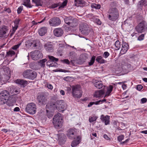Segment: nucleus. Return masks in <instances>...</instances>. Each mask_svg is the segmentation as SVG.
Wrapping results in <instances>:
<instances>
[{"label": "nucleus", "mask_w": 147, "mask_h": 147, "mask_svg": "<svg viewBox=\"0 0 147 147\" xmlns=\"http://www.w3.org/2000/svg\"><path fill=\"white\" fill-rule=\"evenodd\" d=\"M78 24V23L77 19L74 18L72 21L70 23V24H69L68 25L70 26L74 27L77 26Z\"/></svg>", "instance_id": "nucleus-26"}, {"label": "nucleus", "mask_w": 147, "mask_h": 147, "mask_svg": "<svg viewBox=\"0 0 147 147\" xmlns=\"http://www.w3.org/2000/svg\"><path fill=\"white\" fill-rule=\"evenodd\" d=\"M147 5V1L146 0H141L138 2V5L139 7L146 6Z\"/></svg>", "instance_id": "nucleus-33"}, {"label": "nucleus", "mask_w": 147, "mask_h": 147, "mask_svg": "<svg viewBox=\"0 0 147 147\" xmlns=\"http://www.w3.org/2000/svg\"><path fill=\"white\" fill-rule=\"evenodd\" d=\"M47 115L48 117L49 118H51L53 115V112H52V111H51V112L48 111V112H47Z\"/></svg>", "instance_id": "nucleus-44"}, {"label": "nucleus", "mask_w": 147, "mask_h": 147, "mask_svg": "<svg viewBox=\"0 0 147 147\" xmlns=\"http://www.w3.org/2000/svg\"><path fill=\"white\" fill-rule=\"evenodd\" d=\"M30 56L32 59L34 60H37L42 57V55L40 51L38 50L31 52Z\"/></svg>", "instance_id": "nucleus-9"}, {"label": "nucleus", "mask_w": 147, "mask_h": 147, "mask_svg": "<svg viewBox=\"0 0 147 147\" xmlns=\"http://www.w3.org/2000/svg\"><path fill=\"white\" fill-rule=\"evenodd\" d=\"M47 61L46 59H44L40 60L38 62V65L40 67H44L45 66V62Z\"/></svg>", "instance_id": "nucleus-34"}, {"label": "nucleus", "mask_w": 147, "mask_h": 147, "mask_svg": "<svg viewBox=\"0 0 147 147\" xmlns=\"http://www.w3.org/2000/svg\"><path fill=\"white\" fill-rule=\"evenodd\" d=\"M15 54V52L13 51L10 50L7 52L5 57L8 56H12Z\"/></svg>", "instance_id": "nucleus-36"}, {"label": "nucleus", "mask_w": 147, "mask_h": 147, "mask_svg": "<svg viewBox=\"0 0 147 147\" xmlns=\"http://www.w3.org/2000/svg\"><path fill=\"white\" fill-rule=\"evenodd\" d=\"M109 53L107 51L104 52L102 55V56L105 58H107L109 55Z\"/></svg>", "instance_id": "nucleus-46"}, {"label": "nucleus", "mask_w": 147, "mask_h": 147, "mask_svg": "<svg viewBox=\"0 0 147 147\" xmlns=\"http://www.w3.org/2000/svg\"><path fill=\"white\" fill-rule=\"evenodd\" d=\"M38 104L40 105H45L47 102V100L45 96L41 94L38 96Z\"/></svg>", "instance_id": "nucleus-12"}, {"label": "nucleus", "mask_w": 147, "mask_h": 147, "mask_svg": "<svg viewBox=\"0 0 147 147\" xmlns=\"http://www.w3.org/2000/svg\"><path fill=\"white\" fill-rule=\"evenodd\" d=\"M8 31L7 27L3 26L0 29V37L3 38L7 37V36L6 34L7 32Z\"/></svg>", "instance_id": "nucleus-15"}, {"label": "nucleus", "mask_w": 147, "mask_h": 147, "mask_svg": "<svg viewBox=\"0 0 147 147\" xmlns=\"http://www.w3.org/2000/svg\"><path fill=\"white\" fill-rule=\"evenodd\" d=\"M55 106V103L53 102H50L47 103L46 107V112H51L52 110H53Z\"/></svg>", "instance_id": "nucleus-16"}, {"label": "nucleus", "mask_w": 147, "mask_h": 147, "mask_svg": "<svg viewBox=\"0 0 147 147\" xmlns=\"http://www.w3.org/2000/svg\"><path fill=\"white\" fill-rule=\"evenodd\" d=\"M71 88V94L72 96L75 98H80L82 94L79 86L78 85H73Z\"/></svg>", "instance_id": "nucleus-3"}, {"label": "nucleus", "mask_w": 147, "mask_h": 147, "mask_svg": "<svg viewBox=\"0 0 147 147\" xmlns=\"http://www.w3.org/2000/svg\"><path fill=\"white\" fill-rule=\"evenodd\" d=\"M53 123L55 128L58 129L61 127L62 123V118L60 113H58L54 115L53 119Z\"/></svg>", "instance_id": "nucleus-1"}, {"label": "nucleus", "mask_w": 147, "mask_h": 147, "mask_svg": "<svg viewBox=\"0 0 147 147\" xmlns=\"http://www.w3.org/2000/svg\"><path fill=\"white\" fill-rule=\"evenodd\" d=\"M76 6H84L86 5V2L84 0H74Z\"/></svg>", "instance_id": "nucleus-23"}, {"label": "nucleus", "mask_w": 147, "mask_h": 147, "mask_svg": "<svg viewBox=\"0 0 147 147\" xmlns=\"http://www.w3.org/2000/svg\"><path fill=\"white\" fill-rule=\"evenodd\" d=\"M21 43H20L17 45L13 46L12 47V49L14 50H16L21 45Z\"/></svg>", "instance_id": "nucleus-47"}, {"label": "nucleus", "mask_w": 147, "mask_h": 147, "mask_svg": "<svg viewBox=\"0 0 147 147\" xmlns=\"http://www.w3.org/2000/svg\"><path fill=\"white\" fill-rule=\"evenodd\" d=\"M80 58L83 62H85L88 58L86 55L85 54L81 55Z\"/></svg>", "instance_id": "nucleus-41"}, {"label": "nucleus", "mask_w": 147, "mask_h": 147, "mask_svg": "<svg viewBox=\"0 0 147 147\" xmlns=\"http://www.w3.org/2000/svg\"><path fill=\"white\" fill-rule=\"evenodd\" d=\"M55 103V107L59 112L63 111L66 108V105L63 100H57Z\"/></svg>", "instance_id": "nucleus-6"}, {"label": "nucleus", "mask_w": 147, "mask_h": 147, "mask_svg": "<svg viewBox=\"0 0 147 147\" xmlns=\"http://www.w3.org/2000/svg\"><path fill=\"white\" fill-rule=\"evenodd\" d=\"M5 11L6 12H7L8 13H9L11 12V10L9 8H8L5 10Z\"/></svg>", "instance_id": "nucleus-60"}, {"label": "nucleus", "mask_w": 147, "mask_h": 147, "mask_svg": "<svg viewBox=\"0 0 147 147\" xmlns=\"http://www.w3.org/2000/svg\"><path fill=\"white\" fill-rule=\"evenodd\" d=\"M29 45L30 47H35L37 46L36 43L34 41H33L30 42L29 43Z\"/></svg>", "instance_id": "nucleus-45"}, {"label": "nucleus", "mask_w": 147, "mask_h": 147, "mask_svg": "<svg viewBox=\"0 0 147 147\" xmlns=\"http://www.w3.org/2000/svg\"><path fill=\"white\" fill-rule=\"evenodd\" d=\"M136 30L138 32L142 33L147 30V24L144 21H142L136 27Z\"/></svg>", "instance_id": "nucleus-5"}, {"label": "nucleus", "mask_w": 147, "mask_h": 147, "mask_svg": "<svg viewBox=\"0 0 147 147\" xmlns=\"http://www.w3.org/2000/svg\"><path fill=\"white\" fill-rule=\"evenodd\" d=\"M81 33L85 35H88L90 32V28L88 25L85 23H81L79 27Z\"/></svg>", "instance_id": "nucleus-7"}, {"label": "nucleus", "mask_w": 147, "mask_h": 147, "mask_svg": "<svg viewBox=\"0 0 147 147\" xmlns=\"http://www.w3.org/2000/svg\"><path fill=\"white\" fill-rule=\"evenodd\" d=\"M60 92V93L62 95H64L65 94L64 91L63 90H61Z\"/></svg>", "instance_id": "nucleus-62"}, {"label": "nucleus", "mask_w": 147, "mask_h": 147, "mask_svg": "<svg viewBox=\"0 0 147 147\" xmlns=\"http://www.w3.org/2000/svg\"><path fill=\"white\" fill-rule=\"evenodd\" d=\"M20 109L18 107H15L13 110V111H20Z\"/></svg>", "instance_id": "nucleus-59"}, {"label": "nucleus", "mask_w": 147, "mask_h": 147, "mask_svg": "<svg viewBox=\"0 0 147 147\" xmlns=\"http://www.w3.org/2000/svg\"><path fill=\"white\" fill-rule=\"evenodd\" d=\"M48 57L50 60L52 62H57L59 60L58 58H56L53 56L49 55H48Z\"/></svg>", "instance_id": "nucleus-35"}, {"label": "nucleus", "mask_w": 147, "mask_h": 147, "mask_svg": "<svg viewBox=\"0 0 147 147\" xmlns=\"http://www.w3.org/2000/svg\"><path fill=\"white\" fill-rule=\"evenodd\" d=\"M61 61L64 63H65L67 64H69L70 63L69 61L67 59H64L61 60Z\"/></svg>", "instance_id": "nucleus-53"}, {"label": "nucleus", "mask_w": 147, "mask_h": 147, "mask_svg": "<svg viewBox=\"0 0 147 147\" xmlns=\"http://www.w3.org/2000/svg\"><path fill=\"white\" fill-rule=\"evenodd\" d=\"M74 18L71 16L65 17L64 19L65 23L68 25L72 21Z\"/></svg>", "instance_id": "nucleus-28"}, {"label": "nucleus", "mask_w": 147, "mask_h": 147, "mask_svg": "<svg viewBox=\"0 0 147 147\" xmlns=\"http://www.w3.org/2000/svg\"><path fill=\"white\" fill-rule=\"evenodd\" d=\"M32 2L35 3L37 6H42L43 4L42 0H32Z\"/></svg>", "instance_id": "nucleus-30"}, {"label": "nucleus", "mask_w": 147, "mask_h": 147, "mask_svg": "<svg viewBox=\"0 0 147 147\" xmlns=\"http://www.w3.org/2000/svg\"><path fill=\"white\" fill-rule=\"evenodd\" d=\"M147 101V99L146 98H143L141 99V102L144 103L146 102Z\"/></svg>", "instance_id": "nucleus-57"}, {"label": "nucleus", "mask_w": 147, "mask_h": 147, "mask_svg": "<svg viewBox=\"0 0 147 147\" xmlns=\"http://www.w3.org/2000/svg\"><path fill=\"white\" fill-rule=\"evenodd\" d=\"M144 34H141L138 38V40L141 41L143 40L144 39Z\"/></svg>", "instance_id": "nucleus-49"}, {"label": "nucleus", "mask_w": 147, "mask_h": 147, "mask_svg": "<svg viewBox=\"0 0 147 147\" xmlns=\"http://www.w3.org/2000/svg\"><path fill=\"white\" fill-rule=\"evenodd\" d=\"M93 104H94V102H90L89 104H88V107H90Z\"/></svg>", "instance_id": "nucleus-61"}, {"label": "nucleus", "mask_w": 147, "mask_h": 147, "mask_svg": "<svg viewBox=\"0 0 147 147\" xmlns=\"http://www.w3.org/2000/svg\"><path fill=\"white\" fill-rule=\"evenodd\" d=\"M95 58V56H94L92 57L90 62L88 63L89 65V66H91L93 64L94 62Z\"/></svg>", "instance_id": "nucleus-39"}, {"label": "nucleus", "mask_w": 147, "mask_h": 147, "mask_svg": "<svg viewBox=\"0 0 147 147\" xmlns=\"http://www.w3.org/2000/svg\"><path fill=\"white\" fill-rule=\"evenodd\" d=\"M108 18L112 21H115L119 17V13L117 9L115 8L110 9L109 11Z\"/></svg>", "instance_id": "nucleus-2"}, {"label": "nucleus", "mask_w": 147, "mask_h": 147, "mask_svg": "<svg viewBox=\"0 0 147 147\" xmlns=\"http://www.w3.org/2000/svg\"><path fill=\"white\" fill-rule=\"evenodd\" d=\"M67 135L68 138L71 139H75L77 136L75 130L74 129H69L67 131Z\"/></svg>", "instance_id": "nucleus-11"}, {"label": "nucleus", "mask_w": 147, "mask_h": 147, "mask_svg": "<svg viewBox=\"0 0 147 147\" xmlns=\"http://www.w3.org/2000/svg\"><path fill=\"white\" fill-rule=\"evenodd\" d=\"M67 0H65L63 2L61 5L59 7V9H60V8H63L65 6H66L67 3Z\"/></svg>", "instance_id": "nucleus-42"}, {"label": "nucleus", "mask_w": 147, "mask_h": 147, "mask_svg": "<svg viewBox=\"0 0 147 147\" xmlns=\"http://www.w3.org/2000/svg\"><path fill=\"white\" fill-rule=\"evenodd\" d=\"M16 82L17 84L22 86L24 87L26 86L28 84V82L27 81L20 79L17 80H16Z\"/></svg>", "instance_id": "nucleus-25"}, {"label": "nucleus", "mask_w": 147, "mask_h": 147, "mask_svg": "<svg viewBox=\"0 0 147 147\" xmlns=\"http://www.w3.org/2000/svg\"><path fill=\"white\" fill-rule=\"evenodd\" d=\"M104 93V90H102L96 91L94 94V97L96 98L100 97Z\"/></svg>", "instance_id": "nucleus-27"}, {"label": "nucleus", "mask_w": 147, "mask_h": 147, "mask_svg": "<svg viewBox=\"0 0 147 147\" xmlns=\"http://www.w3.org/2000/svg\"><path fill=\"white\" fill-rule=\"evenodd\" d=\"M65 70L64 69H56L55 70H53V71L55 72H65Z\"/></svg>", "instance_id": "nucleus-55"}, {"label": "nucleus", "mask_w": 147, "mask_h": 147, "mask_svg": "<svg viewBox=\"0 0 147 147\" xmlns=\"http://www.w3.org/2000/svg\"><path fill=\"white\" fill-rule=\"evenodd\" d=\"M36 104L33 102L28 104L26 108V111L30 114H34L36 111Z\"/></svg>", "instance_id": "nucleus-8"}, {"label": "nucleus", "mask_w": 147, "mask_h": 147, "mask_svg": "<svg viewBox=\"0 0 147 147\" xmlns=\"http://www.w3.org/2000/svg\"><path fill=\"white\" fill-rule=\"evenodd\" d=\"M61 23V21L59 18L54 17L51 18L49 20V24L52 26H56Z\"/></svg>", "instance_id": "nucleus-10"}, {"label": "nucleus", "mask_w": 147, "mask_h": 147, "mask_svg": "<svg viewBox=\"0 0 147 147\" xmlns=\"http://www.w3.org/2000/svg\"><path fill=\"white\" fill-rule=\"evenodd\" d=\"M46 32L47 29L45 27L41 28L38 31V33L40 36H43L44 35Z\"/></svg>", "instance_id": "nucleus-29"}, {"label": "nucleus", "mask_w": 147, "mask_h": 147, "mask_svg": "<svg viewBox=\"0 0 147 147\" xmlns=\"http://www.w3.org/2000/svg\"><path fill=\"white\" fill-rule=\"evenodd\" d=\"M51 62H52L50 60L48 61L46 63V65L49 67L51 64Z\"/></svg>", "instance_id": "nucleus-58"}, {"label": "nucleus", "mask_w": 147, "mask_h": 147, "mask_svg": "<svg viewBox=\"0 0 147 147\" xmlns=\"http://www.w3.org/2000/svg\"><path fill=\"white\" fill-rule=\"evenodd\" d=\"M96 61L98 63H103L106 62L101 56H98L96 57Z\"/></svg>", "instance_id": "nucleus-31"}, {"label": "nucleus", "mask_w": 147, "mask_h": 147, "mask_svg": "<svg viewBox=\"0 0 147 147\" xmlns=\"http://www.w3.org/2000/svg\"><path fill=\"white\" fill-rule=\"evenodd\" d=\"M23 9V7L22 6L19 7L17 10L18 13V14L20 13Z\"/></svg>", "instance_id": "nucleus-48"}, {"label": "nucleus", "mask_w": 147, "mask_h": 147, "mask_svg": "<svg viewBox=\"0 0 147 147\" xmlns=\"http://www.w3.org/2000/svg\"><path fill=\"white\" fill-rule=\"evenodd\" d=\"M91 7L92 8H95L96 9H98L100 8V5L99 4H93L92 5Z\"/></svg>", "instance_id": "nucleus-40"}, {"label": "nucleus", "mask_w": 147, "mask_h": 147, "mask_svg": "<svg viewBox=\"0 0 147 147\" xmlns=\"http://www.w3.org/2000/svg\"><path fill=\"white\" fill-rule=\"evenodd\" d=\"M59 6V4L58 3H54L52 4L50 6V7L52 8H54L57 7Z\"/></svg>", "instance_id": "nucleus-52"}, {"label": "nucleus", "mask_w": 147, "mask_h": 147, "mask_svg": "<svg viewBox=\"0 0 147 147\" xmlns=\"http://www.w3.org/2000/svg\"><path fill=\"white\" fill-rule=\"evenodd\" d=\"M113 88V86H112L110 85L108 87L107 91L106 93V94L107 95H109L110 93L112 91Z\"/></svg>", "instance_id": "nucleus-37"}, {"label": "nucleus", "mask_w": 147, "mask_h": 147, "mask_svg": "<svg viewBox=\"0 0 147 147\" xmlns=\"http://www.w3.org/2000/svg\"><path fill=\"white\" fill-rule=\"evenodd\" d=\"M16 102L15 99L14 97H9V98L6 104L9 107L13 106L15 104Z\"/></svg>", "instance_id": "nucleus-20"}, {"label": "nucleus", "mask_w": 147, "mask_h": 147, "mask_svg": "<svg viewBox=\"0 0 147 147\" xmlns=\"http://www.w3.org/2000/svg\"><path fill=\"white\" fill-rule=\"evenodd\" d=\"M93 83L95 87L98 89L102 88L103 86V84L101 81L96 80L93 82Z\"/></svg>", "instance_id": "nucleus-24"}, {"label": "nucleus", "mask_w": 147, "mask_h": 147, "mask_svg": "<svg viewBox=\"0 0 147 147\" xmlns=\"http://www.w3.org/2000/svg\"><path fill=\"white\" fill-rule=\"evenodd\" d=\"M72 86H70V87H66V90L67 92L68 93L70 94L71 92V89H72Z\"/></svg>", "instance_id": "nucleus-50"}, {"label": "nucleus", "mask_w": 147, "mask_h": 147, "mask_svg": "<svg viewBox=\"0 0 147 147\" xmlns=\"http://www.w3.org/2000/svg\"><path fill=\"white\" fill-rule=\"evenodd\" d=\"M104 137L105 139H106L107 140H109V138L108 136H107V135L106 134L104 135Z\"/></svg>", "instance_id": "nucleus-63"}, {"label": "nucleus", "mask_w": 147, "mask_h": 147, "mask_svg": "<svg viewBox=\"0 0 147 147\" xmlns=\"http://www.w3.org/2000/svg\"><path fill=\"white\" fill-rule=\"evenodd\" d=\"M44 47L45 50L48 52H52L54 50V47L50 42H48L44 44Z\"/></svg>", "instance_id": "nucleus-13"}, {"label": "nucleus", "mask_w": 147, "mask_h": 147, "mask_svg": "<svg viewBox=\"0 0 147 147\" xmlns=\"http://www.w3.org/2000/svg\"><path fill=\"white\" fill-rule=\"evenodd\" d=\"M140 133H141L144 134H147V130L141 131H140Z\"/></svg>", "instance_id": "nucleus-64"}, {"label": "nucleus", "mask_w": 147, "mask_h": 147, "mask_svg": "<svg viewBox=\"0 0 147 147\" xmlns=\"http://www.w3.org/2000/svg\"><path fill=\"white\" fill-rule=\"evenodd\" d=\"M128 49L129 45L128 44L125 42H123L122 44V47L120 53L121 54H124L127 52Z\"/></svg>", "instance_id": "nucleus-18"}, {"label": "nucleus", "mask_w": 147, "mask_h": 147, "mask_svg": "<svg viewBox=\"0 0 147 147\" xmlns=\"http://www.w3.org/2000/svg\"><path fill=\"white\" fill-rule=\"evenodd\" d=\"M20 20V19H16L14 21V26H12V31L10 33V36H11L13 35L16 30L17 29Z\"/></svg>", "instance_id": "nucleus-14"}, {"label": "nucleus", "mask_w": 147, "mask_h": 147, "mask_svg": "<svg viewBox=\"0 0 147 147\" xmlns=\"http://www.w3.org/2000/svg\"><path fill=\"white\" fill-rule=\"evenodd\" d=\"M100 119L103 122L105 123V125H107L109 124V116L107 115L104 116L103 115H102L100 117Z\"/></svg>", "instance_id": "nucleus-17"}, {"label": "nucleus", "mask_w": 147, "mask_h": 147, "mask_svg": "<svg viewBox=\"0 0 147 147\" xmlns=\"http://www.w3.org/2000/svg\"><path fill=\"white\" fill-rule=\"evenodd\" d=\"M115 45V49L116 50H119L120 48V42L119 40H117L115 42V43L114 44Z\"/></svg>", "instance_id": "nucleus-38"}, {"label": "nucleus", "mask_w": 147, "mask_h": 147, "mask_svg": "<svg viewBox=\"0 0 147 147\" xmlns=\"http://www.w3.org/2000/svg\"><path fill=\"white\" fill-rule=\"evenodd\" d=\"M9 93L8 91L6 90L2 91L0 93V97L7 99L9 97Z\"/></svg>", "instance_id": "nucleus-21"}, {"label": "nucleus", "mask_w": 147, "mask_h": 147, "mask_svg": "<svg viewBox=\"0 0 147 147\" xmlns=\"http://www.w3.org/2000/svg\"><path fill=\"white\" fill-rule=\"evenodd\" d=\"M54 35L57 37L61 36L63 33V31L61 28L55 29L53 31Z\"/></svg>", "instance_id": "nucleus-19"}, {"label": "nucleus", "mask_w": 147, "mask_h": 147, "mask_svg": "<svg viewBox=\"0 0 147 147\" xmlns=\"http://www.w3.org/2000/svg\"><path fill=\"white\" fill-rule=\"evenodd\" d=\"M124 136L123 135H121L118 137V140L119 142H121L123 139Z\"/></svg>", "instance_id": "nucleus-51"}, {"label": "nucleus", "mask_w": 147, "mask_h": 147, "mask_svg": "<svg viewBox=\"0 0 147 147\" xmlns=\"http://www.w3.org/2000/svg\"><path fill=\"white\" fill-rule=\"evenodd\" d=\"M143 88V86L141 85H138L137 86V89L139 90L140 91Z\"/></svg>", "instance_id": "nucleus-54"}, {"label": "nucleus", "mask_w": 147, "mask_h": 147, "mask_svg": "<svg viewBox=\"0 0 147 147\" xmlns=\"http://www.w3.org/2000/svg\"><path fill=\"white\" fill-rule=\"evenodd\" d=\"M23 4L28 8H30L32 6L30 3V0H24Z\"/></svg>", "instance_id": "nucleus-32"}, {"label": "nucleus", "mask_w": 147, "mask_h": 147, "mask_svg": "<svg viewBox=\"0 0 147 147\" xmlns=\"http://www.w3.org/2000/svg\"><path fill=\"white\" fill-rule=\"evenodd\" d=\"M47 88L51 90H52L53 88V86L52 85L50 84H47Z\"/></svg>", "instance_id": "nucleus-56"}, {"label": "nucleus", "mask_w": 147, "mask_h": 147, "mask_svg": "<svg viewBox=\"0 0 147 147\" xmlns=\"http://www.w3.org/2000/svg\"><path fill=\"white\" fill-rule=\"evenodd\" d=\"M81 137L79 136H77L76 139L72 142L71 143V146L75 147L77 146L80 142Z\"/></svg>", "instance_id": "nucleus-22"}, {"label": "nucleus", "mask_w": 147, "mask_h": 147, "mask_svg": "<svg viewBox=\"0 0 147 147\" xmlns=\"http://www.w3.org/2000/svg\"><path fill=\"white\" fill-rule=\"evenodd\" d=\"M97 117H96L94 116L92 117H90L89 119V122L90 123H92L96 120Z\"/></svg>", "instance_id": "nucleus-43"}, {"label": "nucleus", "mask_w": 147, "mask_h": 147, "mask_svg": "<svg viewBox=\"0 0 147 147\" xmlns=\"http://www.w3.org/2000/svg\"><path fill=\"white\" fill-rule=\"evenodd\" d=\"M37 73L35 71L31 69H27L23 72V76L26 78L33 80L37 76Z\"/></svg>", "instance_id": "nucleus-4"}]
</instances>
